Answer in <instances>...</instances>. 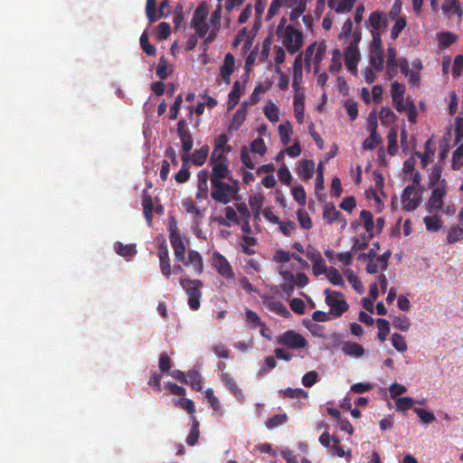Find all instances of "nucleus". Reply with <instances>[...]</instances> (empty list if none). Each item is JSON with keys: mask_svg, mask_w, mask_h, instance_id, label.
<instances>
[{"mask_svg": "<svg viewBox=\"0 0 463 463\" xmlns=\"http://www.w3.org/2000/svg\"><path fill=\"white\" fill-rule=\"evenodd\" d=\"M439 44L441 48H447L454 43L457 40L456 34L450 32L441 33L438 35Z\"/></svg>", "mask_w": 463, "mask_h": 463, "instance_id": "44", "label": "nucleus"}, {"mask_svg": "<svg viewBox=\"0 0 463 463\" xmlns=\"http://www.w3.org/2000/svg\"><path fill=\"white\" fill-rule=\"evenodd\" d=\"M392 346L401 353L407 351V344L403 335L398 333H393L392 335Z\"/></svg>", "mask_w": 463, "mask_h": 463, "instance_id": "45", "label": "nucleus"}, {"mask_svg": "<svg viewBox=\"0 0 463 463\" xmlns=\"http://www.w3.org/2000/svg\"><path fill=\"white\" fill-rule=\"evenodd\" d=\"M169 241L174 250L175 259L177 261H183L185 254V246L183 239L176 229V223H171L169 226Z\"/></svg>", "mask_w": 463, "mask_h": 463, "instance_id": "8", "label": "nucleus"}, {"mask_svg": "<svg viewBox=\"0 0 463 463\" xmlns=\"http://www.w3.org/2000/svg\"><path fill=\"white\" fill-rule=\"evenodd\" d=\"M212 266L224 279H234V272L230 262L219 251H214L212 257Z\"/></svg>", "mask_w": 463, "mask_h": 463, "instance_id": "9", "label": "nucleus"}, {"mask_svg": "<svg viewBox=\"0 0 463 463\" xmlns=\"http://www.w3.org/2000/svg\"><path fill=\"white\" fill-rule=\"evenodd\" d=\"M279 133L280 140L284 146H287L290 142V136L292 134V127L289 121L285 124L279 126Z\"/></svg>", "mask_w": 463, "mask_h": 463, "instance_id": "36", "label": "nucleus"}, {"mask_svg": "<svg viewBox=\"0 0 463 463\" xmlns=\"http://www.w3.org/2000/svg\"><path fill=\"white\" fill-rule=\"evenodd\" d=\"M297 216H298L299 224L303 229L309 230L312 227V221H311L310 217L302 209H300L297 212Z\"/></svg>", "mask_w": 463, "mask_h": 463, "instance_id": "63", "label": "nucleus"}, {"mask_svg": "<svg viewBox=\"0 0 463 463\" xmlns=\"http://www.w3.org/2000/svg\"><path fill=\"white\" fill-rule=\"evenodd\" d=\"M382 143L381 135L378 131H372L369 137L363 142V148L364 150H373L378 145Z\"/></svg>", "mask_w": 463, "mask_h": 463, "instance_id": "30", "label": "nucleus"}, {"mask_svg": "<svg viewBox=\"0 0 463 463\" xmlns=\"http://www.w3.org/2000/svg\"><path fill=\"white\" fill-rule=\"evenodd\" d=\"M388 140V153L390 155H394L397 151V129L392 127L390 128L387 134Z\"/></svg>", "mask_w": 463, "mask_h": 463, "instance_id": "42", "label": "nucleus"}, {"mask_svg": "<svg viewBox=\"0 0 463 463\" xmlns=\"http://www.w3.org/2000/svg\"><path fill=\"white\" fill-rule=\"evenodd\" d=\"M426 229L430 232H438L441 229L442 222L439 215L425 216L423 218Z\"/></svg>", "mask_w": 463, "mask_h": 463, "instance_id": "34", "label": "nucleus"}, {"mask_svg": "<svg viewBox=\"0 0 463 463\" xmlns=\"http://www.w3.org/2000/svg\"><path fill=\"white\" fill-rule=\"evenodd\" d=\"M463 239V227H452L447 236L449 243L452 244Z\"/></svg>", "mask_w": 463, "mask_h": 463, "instance_id": "55", "label": "nucleus"}, {"mask_svg": "<svg viewBox=\"0 0 463 463\" xmlns=\"http://www.w3.org/2000/svg\"><path fill=\"white\" fill-rule=\"evenodd\" d=\"M250 151L260 156L266 153L267 147L262 137H257L250 143Z\"/></svg>", "mask_w": 463, "mask_h": 463, "instance_id": "52", "label": "nucleus"}, {"mask_svg": "<svg viewBox=\"0 0 463 463\" xmlns=\"http://www.w3.org/2000/svg\"><path fill=\"white\" fill-rule=\"evenodd\" d=\"M293 80L292 88L298 92L299 90V84L303 79V54L298 53L293 62Z\"/></svg>", "mask_w": 463, "mask_h": 463, "instance_id": "15", "label": "nucleus"}, {"mask_svg": "<svg viewBox=\"0 0 463 463\" xmlns=\"http://www.w3.org/2000/svg\"><path fill=\"white\" fill-rule=\"evenodd\" d=\"M405 26H406L405 17H401V18L397 19L394 25L392 28V31H391L392 39H393V40L397 39L399 37L400 33H402V31L405 28Z\"/></svg>", "mask_w": 463, "mask_h": 463, "instance_id": "60", "label": "nucleus"}, {"mask_svg": "<svg viewBox=\"0 0 463 463\" xmlns=\"http://www.w3.org/2000/svg\"><path fill=\"white\" fill-rule=\"evenodd\" d=\"M327 46L325 42H319L318 46L316 50L315 56L313 58L314 72L317 74L319 72V66L324 58L326 57Z\"/></svg>", "mask_w": 463, "mask_h": 463, "instance_id": "26", "label": "nucleus"}, {"mask_svg": "<svg viewBox=\"0 0 463 463\" xmlns=\"http://www.w3.org/2000/svg\"><path fill=\"white\" fill-rule=\"evenodd\" d=\"M232 184L223 181L216 182L211 180L212 192L211 197L217 203L227 204L232 199H238L237 194L240 190L237 180H230Z\"/></svg>", "mask_w": 463, "mask_h": 463, "instance_id": "1", "label": "nucleus"}, {"mask_svg": "<svg viewBox=\"0 0 463 463\" xmlns=\"http://www.w3.org/2000/svg\"><path fill=\"white\" fill-rule=\"evenodd\" d=\"M241 95V82L236 80L233 83L232 91L228 95V102H227L228 110L232 109L239 103Z\"/></svg>", "mask_w": 463, "mask_h": 463, "instance_id": "25", "label": "nucleus"}, {"mask_svg": "<svg viewBox=\"0 0 463 463\" xmlns=\"http://www.w3.org/2000/svg\"><path fill=\"white\" fill-rule=\"evenodd\" d=\"M222 5H218L215 10L211 14L210 24L214 27L215 31H219L221 26Z\"/></svg>", "mask_w": 463, "mask_h": 463, "instance_id": "61", "label": "nucleus"}, {"mask_svg": "<svg viewBox=\"0 0 463 463\" xmlns=\"http://www.w3.org/2000/svg\"><path fill=\"white\" fill-rule=\"evenodd\" d=\"M264 115L272 123L279 121L278 108L275 104L270 103L264 108Z\"/></svg>", "mask_w": 463, "mask_h": 463, "instance_id": "57", "label": "nucleus"}, {"mask_svg": "<svg viewBox=\"0 0 463 463\" xmlns=\"http://www.w3.org/2000/svg\"><path fill=\"white\" fill-rule=\"evenodd\" d=\"M355 0H328V6L338 14L349 12L354 7Z\"/></svg>", "mask_w": 463, "mask_h": 463, "instance_id": "19", "label": "nucleus"}, {"mask_svg": "<svg viewBox=\"0 0 463 463\" xmlns=\"http://www.w3.org/2000/svg\"><path fill=\"white\" fill-rule=\"evenodd\" d=\"M167 70V60L165 56H161L156 71L157 77H159L161 80H165L168 77Z\"/></svg>", "mask_w": 463, "mask_h": 463, "instance_id": "56", "label": "nucleus"}, {"mask_svg": "<svg viewBox=\"0 0 463 463\" xmlns=\"http://www.w3.org/2000/svg\"><path fill=\"white\" fill-rule=\"evenodd\" d=\"M360 61V53L355 43H350L345 51V63L348 71L353 74L357 73V64Z\"/></svg>", "mask_w": 463, "mask_h": 463, "instance_id": "10", "label": "nucleus"}, {"mask_svg": "<svg viewBox=\"0 0 463 463\" xmlns=\"http://www.w3.org/2000/svg\"><path fill=\"white\" fill-rule=\"evenodd\" d=\"M376 323L379 329L377 336L380 341L384 342L390 333V324L388 320L384 318H378Z\"/></svg>", "mask_w": 463, "mask_h": 463, "instance_id": "38", "label": "nucleus"}, {"mask_svg": "<svg viewBox=\"0 0 463 463\" xmlns=\"http://www.w3.org/2000/svg\"><path fill=\"white\" fill-rule=\"evenodd\" d=\"M402 203L403 211H415L421 203V192H416L414 185L406 186L402 194Z\"/></svg>", "mask_w": 463, "mask_h": 463, "instance_id": "6", "label": "nucleus"}, {"mask_svg": "<svg viewBox=\"0 0 463 463\" xmlns=\"http://www.w3.org/2000/svg\"><path fill=\"white\" fill-rule=\"evenodd\" d=\"M191 27H193L196 33V34L203 38L204 37L208 31H209V25L205 21L203 22H191Z\"/></svg>", "mask_w": 463, "mask_h": 463, "instance_id": "59", "label": "nucleus"}, {"mask_svg": "<svg viewBox=\"0 0 463 463\" xmlns=\"http://www.w3.org/2000/svg\"><path fill=\"white\" fill-rule=\"evenodd\" d=\"M115 251L121 257L128 258L133 257L137 254L136 245L135 244H127L118 241L114 246Z\"/></svg>", "mask_w": 463, "mask_h": 463, "instance_id": "29", "label": "nucleus"}, {"mask_svg": "<svg viewBox=\"0 0 463 463\" xmlns=\"http://www.w3.org/2000/svg\"><path fill=\"white\" fill-rule=\"evenodd\" d=\"M373 237L365 232L360 233L354 238V243L352 245V250L358 252L359 250H365L368 247L369 241Z\"/></svg>", "mask_w": 463, "mask_h": 463, "instance_id": "27", "label": "nucleus"}, {"mask_svg": "<svg viewBox=\"0 0 463 463\" xmlns=\"http://www.w3.org/2000/svg\"><path fill=\"white\" fill-rule=\"evenodd\" d=\"M209 150L208 145H203L200 149L195 150L192 154V163L196 166H202L207 160Z\"/></svg>", "mask_w": 463, "mask_h": 463, "instance_id": "24", "label": "nucleus"}, {"mask_svg": "<svg viewBox=\"0 0 463 463\" xmlns=\"http://www.w3.org/2000/svg\"><path fill=\"white\" fill-rule=\"evenodd\" d=\"M277 343L291 349H301L307 345L306 338L293 330H288L277 337Z\"/></svg>", "mask_w": 463, "mask_h": 463, "instance_id": "5", "label": "nucleus"}, {"mask_svg": "<svg viewBox=\"0 0 463 463\" xmlns=\"http://www.w3.org/2000/svg\"><path fill=\"white\" fill-rule=\"evenodd\" d=\"M210 164L213 166L210 181L214 180L216 182H221L222 179L233 180L230 177L231 171L228 168V163L219 162L218 164H215L214 161L210 160Z\"/></svg>", "mask_w": 463, "mask_h": 463, "instance_id": "13", "label": "nucleus"}, {"mask_svg": "<svg viewBox=\"0 0 463 463\" xmlns=\"http://www.w3.org/2000/svg\"><path fill=\"white\" fill-rule=\"evenodd\" d=\"M392 325L395 328L407 332L411 327V322L409 318L405 316L395 317L392 320Z\"/></svg>", "mask_w": 463, "mask_h": 463, "instance_id": "50", "label": "nucleus"}, {"mask_svg": "<svg viewBox=\"0 0 463 463\" xmlns=\"http://www.w3.org/2000/svg\"><path fill=\"white\" fill-rule=\"evenodd\" d=\"M280 274L283 276L284 280H285L281 286L282 291L286 295L290 296L295 288L294 275H293V273H291L289 271H286V270L281 271Z\"/></svg>", "mask_w": 463, "mask_h": 463, "instance_id": "32", "label": "nucleus"}, {"mask_svg": "<svg viewBox=\"0 0 463 463\" xmlns=\"http://www.w3.org/2000/svg\"><path fill=\"white\" fill-rule=\"evenodd\" d=\"M182 409L185 410L190 415L195 413V405L194 402L187 398H180L175 402Z\"/></svg>", "mask_w": 463, "mask_h": 463, "instance_id": "62", "label": "nucleus"}, {"mask_svg": "<svg viewBox=\"0 0 463 463\" xmlns=\"http://www.w3.org/2000/svg\"><path fill=\"white\" fill-rule=\"evenodd\" d=\"M176 132L182 144V149L187 151L189 148H193L194 141L184 119H180L177 122Z\"/></svg>", "mask_w": 463, "mask_h": 463, "instance_id": "11", "label": "nucleus"}, {"mask_svg": "<svg viewBox=\"0 0 463 463\" xmlns=\"http://www.w3.org/2000/svg\"><path fill=\"white\" fill-rule=\"evenodd\" d=\"M369 23L372 27V31H379L380 29L387 26V18L382 14V13L375 11L373 12L369 16Z\"/></svg>", "mask_w": 463, "mask_h": 463, "instance_id": "21", "label": "nucleus"}, {"mask_svg": "<svg viewBox=\"0 0 463 463\" xmlns=\"http://www.w3.org/2000/svg\"><path fill=\"white\" fill-rule=\"evenodd\" d=\"M221 379L225 387L233 394L236 399L239 401H242L244 399L242 391L238 387L231 374L223 373L221 375Z\"/></svg>", "mask_w": 463, "mask_h": 463, "instance_id": "17", "label": "nucleus"}, {"mask_svg": "<svg viewBox=\"0 0 463 463\" xmlns=\"http://www.w3.org/2000/svg\"><path fill=\"white\" fill-rule=\"evenodd\" d=\"M234 57L232 53H226L224 56V61L220 69V74L222 77L225 83H230V77L234 70Z\"/></svg>", "mask_w": 463, "mask_h": 463, "instance_id": "16", "label": "nucleus"}, {"mask_svg": "<svg viewBox=\"0 0 463 463\" xmlns=\"http://www.w3.org/2000/svg\"><path fill=\"white\" fill-rule=\"evenodd\" d=\"M280 40L283 47L290 53H297L303 46L304 35L300 30L296 29L293 25L288 24L287 30L280 35H277Z\"/></svg>", "mask_w": 463, "mask_h": 463, "instance_id": "2", "label": "nucleus"}, {"mask_svg": "<svg viewBox=\"0 0 463 463\" xmlns=\"http://www.w3.org/2000/svg\"><path fill=\"white\" fill-rule=\"evenodd\" d=\"M245 319L250 327L256 328L263 326L259 315L253 310L247 309L245 313Z\"/></svg>", "mask_w": 463, "mask_h": 463, "instance_id": "49", "label": "nucleus"}, {"mask_svg": "<svg viewBox=\"0 0 463 463\" xmlns=\"http://www.w3.org/2000/svg\"><path fill=\"white\" fill-rule=\"evenodd\" d=\"M293 104L296 119L298 123H302L304 120V97L297 93L294 96Z\"/></svg>", "mask_w": 463, "mask_h": 463, "instance_id": "31", "label": "nucleus"}, {"mask_svg": "<svg viewBox=\"0 0 463 463\" xmlns=\"http://www.w3.org/2000/svg\"><path fill=\"white\" fill-rule=\"evenodd\" d=\"M315 172V162L310 159H305L301 162L300 165L298 166V175L304 179L308 180L310 179Z\"/></svg>", "mask_w": 463, "mask_h": 463, "instance_id": "20", "label": "nucleus"}, {"mask_svg": "<svg viewBox=\"0 0 463 463\" xmlns=\"http://www.w3.org/2000/svg\"><path fill=\"white\" fill-rule=\"evenodd\" d=\"M182 262L184 266H191L194 273L197 275H201L203 272V257L197 250H189L187 258H185Z\"/></svg>", "mask_w": 463, "mask_h": 463, "instance_id": "12", "label": "nucleus"}, {"mask_svg": "<svg viewBox=\"0 0 463 463\" xmlns=\"http://www.w3.org/2000/svg\"><path fill=\"white\" fill-rule=\"evenodd\" d=\"M193 420H194V423H193L191 431L186 438V443L189 446H194L197 443V441L199 439V436H200L199 422L195 420L194 417H193Z\"/></svg>", "mask_w": 463, "mask_h": 463, "instance_id": "43", "label": "nucleus"}, {"mask_svg": "<svg viewBox=\"0 0 463 463\" xmlns=\"http://www.w3.org/2000/svg\"><path fill=\"white\" fill-rule=\"evenodd\" d=\"M159 369L164 373H170L172 367V360L166 353H162L159 356Z\"/></svg>", "mask_w": 463, "mask_h": 463, "instance_id": "53", "label": "nucleus"}, {"mask_svg": "<svg viewBox=\"0 0 463 463\" xmlns=\"http://www.w3.org/2000/svg\"><path fill=\"white\" fill-rule=\"evenodd\" d=\"M442 9L445 13H454L458 15L462 14V10L458 0H445Z\"/></svg>", "mask_w": 463, "mask_h": 463, "instance_id": "48", "label": "nucleus"}, {"mask_svg": "<svg viewBox=\"0 0 463 463\" xmlns=\"http://www.w3.org/2000/svg\"><path fill=\"white\" fill-rule=\"evenodd\" d=\"M342 69V53L340 50L335 49L332 52L331 63L329 65V71L337 73Z\"/></svg>", "mask_w": 463, "mask_h": 463, "instance_id": "35", "label": "nucleus"}, {"mask_svg": "<svg viewBox=\"0 0 463 463\" xmlns=\"http://www.w3.org/2000/svg\"><path fill=\"white\" fill-rule=\"evenodd\" d=\"M387 71L389 74L397 71L396 50L389 46L387 49Z\"/></svg>", "mask_w": 463, "mask_h": 463, "instance_id": "41", "label": "nucleus"}, {"mask_svg": "<svg viewBox=\"0 0 463 463\" xmlns=\"http://www.w3.org/2000/svg\"><path fill=\"white\" fill-rule=\"evenodd\" d=\"M264 197L262 195H253L249 199V203L254 217L258 218L262 208Z\"/></svg>", "mask_w": 463, "mask_h": 463, "instance_id": "40", "label": "nucleus"}, {"mask_svg": "<svg viewBox=\"0 0 463 463\" xmlns=\"http://www.w3.org/2000/svg\"><path fill=\"white\" fill-rule=\"evenodd\" d=\"M324 295L326 296V303L330 307L331 315L339 317L347 311L349 306L341 292L326 288Z\"/></svg>", "mask_w": 463, "mask_h": 463, "instance_id": "4", "label": "nucleus"}, {"mask_svg": "<svg viewBox=\"0 0 463 463\" xmlns=\"http://www.w3.org/2000/svg\"><path fill=\"white\" fill-rule=\"evenodd\" d=\"M139 43H140V47H141L142 51L146 54H147L149 56H153L156 54V47L149 43L148 35L146 32H144L141 34L140 39H139Z\"/></svg>", "mask_w": 463, "mask_h": 463, "instance_id": "39", "label": "nucleus"}, {"mask_svg": "<svg viewBox=\"0 0 463 463\" xmlns=\"http://www.w3.org/2000/svg\"><path fill=\"white\" fill-rule=\"evenodd\" d=\"M209 14V6L205 1L200 3L194 12V16L191 22H203L205 21Z\"/></svg>", "mask_w": 463, "mask_h": 463, "instance_id": "33", "label": "nucleus"}, {"mask_svg": "<svg viewBox=\"0 0 463 463\" xmlns=\"http://www.w3.org/2000/svg\"><path fill=\"white\" fill-rule=\"evenodd\" d=\"M328 280L335 286H344L345 281L337 269L331 267L327 272Z\"/></svg>", "mask_w": 463, "mask_h": 463, "instance_id": "47", "label": "nucleus"}, {"mask_svg": "<svg viewBox=\"0 0 463 463\" xmlns=\"http://www.w3.org/2000/svg\"><path fill=\"white\" fill-rule=\"evenodd\" d=\"M228 140H229V138L226 134H221L218 137V138L216 139V142H215V146H214L213 152L212 153V156H211V161L215 160V154H217L220 150L226 149V147L228 146H227Z\"/></svg>", "mask_w": 463, "mask_h": 463, "instance_id": "51", "label": "nucleus"}, {"mask_svg": "<svg viewBox=\"0 0 463 463\" xmlns=\"http://www.w3.org/2000/svg\"><path fill=\"white\" fill-rule=\"evenodd\" d=\"M446 186V181L442 179L438 185L433 187L431 195L427 203V211L430 213H432L435 211L440 210L442 208L443 197L447 194Z\"/></svg>", "mask_w": 463, "mask_h": 463, "instance_id": "7", "label": "nucleus"}, {"mask_svg": "<svg viewBox=\"0 0 463 463\" xmlns=\"http://www.w3.org/2000/svg\"><path fill=\"white\" fill-rule=\"evenodd\" d=\"M288 421V415L286 413L275 414L269 418L265 422L268 429L277 428Z\"/></svg>", "mask_w": 463, "mask_h": 463, "instance_id": "37", "label": "nucleus"}, {"mask_svg": "<svg viewBox=\"0 0 463 463\" xmlns=\"http://www.w3.org/2000/svg\"><path fill=\"white\" fill-rule=\"evenodd\" d=\"M180 285L188 296L189 307L194 311L198 310L201 307L203 281L200 279H183L180 280Z\"/></svg>", "mask_w": 463, "mask_h": 463, "instance_id": "3", "label": "nucleus"}, {"mask_svg": "<svg viewBox=\"0 0 463 463\" xmlns=\"http://www.w3.org/2000/svg\"><path fill=\"white\" fill-rule=\"evenodd\" d=\"M142 206H143V212L144 216L150 226L152 224V219H153V212H154V203L153 199L150 194H145L142 198Z\"/></svg>", "mask_w": 463, "mask_h": 463, "instance_id": "23", "label": "nucleus"}, {"mask_svg": "<svg viewBox=\"0 0 463 463\" xmlns=\"http://www.w3.org/2000/svg\"><path fill=\"white\" fill-rule=\"evenodd\" d=\"M414 412L420 417L421 422L423 423H431L436 420L435 415L421 408H414Z\"/></svg>", "mask_w": 463, "mask_h": 463, "instance_id": "58", "label": "nucleus"}, {"mask_svg": "<svg viewBox=\"0 0 463 463\" xmlns=\"http://www.w3.org/2000/svg\"><path fill=\"white\" fill-rule=\"evenodd\" d=\"M293 198L301 205L306 204V192L302 185L295 186L292 188Z\"/></svg>", "mask_w": 463, "mask_h": 463, "instance_id": "64", "label": "nucleus"}, {"mask_svg": "<svg viewBox=\"0 0 463 463\" xmlns=\"http://www.w3.org/2000/svg\"><path fill=\"white\" fill-rule=\"evenodd\" d=\"M370 64L377 71H381L384 68L383 50H370Z\"/></svg>", "mask_w": 463, "mask_h": 463, "instance_id": "22", "label": "nucleus"}, {"mask_svg": "<svg viewBox=\"0 0 463 463\" xmlns=\"http://www.w3.org/2000/svg\"><path fill=\"white\" fill-rule=\"evenodd\" d=\"M379 118L383 124H389L396 119L395 114L388 107H383L381 109Z\"/></svg>", "mask_w": 463, "mask_h": 463, "instance_id": "54", "label": "nucleus"}, {"mask_svg": "<svg viewBox=\"0 0 463 463\" xmlns=\"http://www.w3.org/2000/svg\"><path fill=\"white\" fill-rule=\"evenodd\" d=\"M187 379L188 384H190L193 390L196 392L202 391V375L197 369L194 368L190 370L187 373Z\"/></svg>", "mask_w": 463, "mask_h": 463, "instance_id": "28", "label": "nucleus"}, {"mask_svg": "<svg viewBox=\"0 0 463 463\" xmlns=\"http://www.w3.org/2000/svg\"><path fill=\"white\" fill-rule=\"evenodd\" d=\"M323 217L327 221L329 224L334 223L335 222H339L341 223V227L345 228L346 226V220L343 216V214L337 211L334 204H326L323 212Z\"/></svg>", "mask_w": 463, "mask_h": 463, "instance_id": "14", "label": "nucleus"}, {"mask_svg": "<svg viewBox=\"0 0 463 463\" xmlns=\"http://www.w3.org/2000/svg\"><path fill=\"white\" fill-rule=\"evenodd\" d=\"M205 397L210 403V406L212 409L218 412L219 414H222V407L221 403L219 402V399L214 395L213 390L212 388H209L205 391Z\"/></svg>", "mask_w": 463, "mask_h": 463, "instance_id": "46", "label": "nucleus"}, {"mask_svg": "<svg viewBox=\"0 0 463 463\" xmlns=\"http://www.w3.org/2000/svg\"><path fill=\"white\" fill-rule=\"evenodd\" d=\"M342 351L347 356L361 357L364 354V348L362 345L345 341L342 343Z\"/></svg>", "mask_w": 463, "mask_h": 463, "instance_id": "18", "label": "nucleus"}]
</instances>
